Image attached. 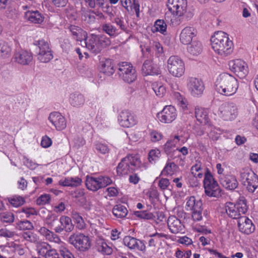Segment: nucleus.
<instances>
[{
  "instance_id": "nucleus-6",
  "label": "nucleus",
  "mask_w": 258,
  "mask_h": 258,
  "mask_svg": "<svg viewBox=\"0 0 258 258\" xmlns=\"http://www.w3.org/2000/svg\"><path fill=\"white\" fill-rule=\"evenodd\" d=\"M118 76L124 82L130 84L136 80L137 72L131 63L122 62L118 64Z\"/></svg>"
},
{
  "instance_id": "nucleus-1",
  "label": "nucleus",
  "mask_w": 258,
  "mask_h": 258,
  "mask_svg": "<svg viewBox=\"0 0 258 258\" xmlns=\"http://www.w3.org/2000/svg\"><path fill=\"white\" fill-rule=\"evenodd\" d=\"M215 89L220 94L230 96L236 93L238 87V80L228 73L221 74L215 82Z\"/></svg>"
},
{
  "instance_id": "nucleus-48",
  "label": "nucleus",
  "mask_w": 258,
  "mask_h": 258,
  "mask_svg": "<svg viewBox=\"0 0 258 258\" xmlns=\"http://www.w3.org/2000/svg\"><path fill=\"white\" fill-rule=\"evenodd\" d=\"M160 151L158 149L151 150L148 154V159L150 163H155L160 158Z\"/></svg>"
},
{
  "instance_id": "nucleus-58",
  "label": "nucleus",
  "mask_w": 258,
  "mask_h": 258,
  "mask_svg": "<svg viewBox=\"0 0 258 258\" xmlns=\"http://www.w3.org/2000/svg\"><path fill=\"white\" fill-rule=\"evenodd\" d=\"M150 134L151 140L153 142H156L159 141L162 138V135L160 133H159L155 131H151L150 132Z\"/></svg>"
},
{
  "instance_id": "nucleus-41",
  "label": "nucleus",
  "mask_w": 258,
  "mask_h": 258,
  "mask_svg": "<svg viewBox=\"0 0 258 258\" xmlns=\"http://www.w3.org/2000/svg\"><path fill=\"white\" fill-rule=\"evenodd\" d=\"M152 89L157 96L162 97L166 93L165 87L158 83H154L152 85Z\"/></svg>"
},
{
  "instance_id": "nucleus-13",
  "label": "nucleus",
  "mask_w": 258,
  "mask_h": 258,
  "mask_svg": "<svg viewBox=\"0 0 258 258\" xmlns=\"http://www.w3.org/2000/svg\"><path fill=\"white\" fill-rule=\"evenodd\" d=\"M220 112L224 120L231 121L236 117L238 110L237 106L233 103H225L221 105Z\"/></svg>"
},
{
  "instance_id": "nucleus-20",
  "label": "nucleus",
  "mask_w": 258,
  "mask_h": 258,
  "mask_svg": "<svg viewBox=\"0 0 258 258\" xmlns=\"http://www.w3.org/2000/svg\"><path fill=\"white\" fill-rule=\"evenodd\" d=\"M197 35L196 30L192 27H186L183 29L180 34V42L184 45H187L191 42L194 38Z\"/></svg>"
},
{
  "instance_id": "nucleus-52",
  "label": "nucleus",
  "mask_w": 258,
  "mask_h": 258,
  "mask_svg": "<svg viewBox=\"0 0 258 258\" xmlns=\"http://www.w3.org/2000/svg\"><path fill=\"white\" fill-rule=\"evenodd\" d=\"M51 200L50 196L48 194H44L40 196L36 200L38 205H44L49 204Z\"/></svg>"
},
{
  "instance_id": "nucleus-60",
  "label": "nucleus",
  "mask_w": 258,
  "mask_h": 258,
  "mask_svg": "<svg viewBox=\"0 0 258 258\" xmlns=\"http://www.w3.org/2000/svg\"><path fill=\"white\" fill-rule=\"evenodd\" d=\"M70 30L72 35L77 39L82 32V30L80 28L74 25H71L70 27Z\"/></svg>"
},
{
  "instance_id": "nucleus-10",
  "label": "nucleus",
  "mask_w": 258,
  "mask_h": 258,
  "mask_svg": "<svg viewBox=\"0 0 258 258\" xmlns=\"http://www.w3.org/2000/svg\"><path fill=\"white\" fill-rule=\"evenodd\" d=\"M240 180L242 184L250 192H253L258 187V177L251 170H246L240 173Z\"/></svg>"
},
{
  "instance_id": "nucleus-57",
  "label": "nucleus",
  "mask_w": 258,
  "mask_h": 258,
  "mask_svg": "<svg viewBox=\"0 0 258 258\" xmlns=\"http://www.w3.org/2000/svg\"><path fill=\"white\" fill-rule=\"evenodd\" d=\"M48 237L47 240L50 242H54L55 243L59 244L60 245L65 244L61 240L59 237L54 232H52L50 235Z\"/></svg>"
},
{
  "instance_id": "nucleus-12",
  "label": "nucleus",
  "mask_w": 258,
  "mask_h": 258,
  "mask_svg": "<svg viewBox=\"0 0 258 258\" xmlns=\"http://www.w3.org/2000/svg\"><path fill=\"white\" fill-rule=\"evenodd\" d=\"M202 202L197 201L194 196L190 197L186 204V210L192 211V218L194 221H200L202 219Z\"/></svg>"
},
{
  "instance_id": "nucleus-53",
  "label": "nucleus",
  "mask_w": 258,
  "mask_h": 258,
  "mask_svg": "<svg viewBox=\"0 0 258 258\" xmlns=\"http://www.w3.org/2000/svg\"><path fill=\"white\" fill-rule=\"evenodd\" d=\"M91 8H95L96 6L102 8L104 4V0H85Z\"/></svg>"
},
{
  "instance_id": "nucleus-56",
  "label": "nucleus",
  "mask_w": 258,
  "mask_h": 258,
  "mask_svg": "<svg viewBox=\"0 0 258 258\" xmlns=\"http://www.w3.org/2000/svg\"><path fill=\"white\" fill-rule=\"evenodd\" d=\"M95 149L98 153L102 154H105L109 152L108 147L103 144L98 143L95 145Z\"/></svg>"
},
{
  "instance_id": "nucleus-50",
  "label": "nucleus",
  "mask_w": 258,
  "mask_h": 258,
  "mask_svg": "<svg viewBox=\"0 0 258 258\" xmlns=\"http://www.w3.org/2000/svg\"><path fill=\"white\" fill-rule=\"evenodd\" d=\"M176 167V165L173 162L167 163L161 173L164 175H172Z\"/></svg>"
},
{
  "instance_id": "nucleus-40",
  "label": "nucleus",
  "mask_w": 258,
  "mask_h": 258,
  "mask_svg": "<svg viewBox=\"0 0 258 258\" xmlns=\"http://www.w3.org/2000/svg\"><path fill=\"white\" fill-rule=\"evenodd\" d=\"M53 58L52 51L39 52L37 54L38 59L44 63L49 62Z\"/></svg>"
},
{
  "instance_id": "nucleus-35",
  "label": "nucleus",
  "mask_w": 258,
  "mask_h": 258,
  "mask_svg": "<svg viewBox=\"0 0 258 258\" xmlns=\"http://www.w3.org/2000/svg\"><path fill=\"white\" fill-rule=\"evenodd\" d=\"M70 101L73 106L78 107L84 104L85 99L82 94L75 93L71 95Z\"/></svg>"
},
{
  "instance_id": "nucleus-42",
  "label": "nucleus",
  "mask_w": 258,
  "mask_h": 258,
  "mask_svg": "<svg viewBox=\"0 0 258 258\" xmlns=\"http://www.w3.org/2000/svg\"><path fill=\"white\" fill-rule=\"evenodd\" d=\"M11 48L8 43L0 42V55L4 57H7L10 55Z\"/></svg>"
},
{
  "instance_id": "nucleus-21",
  "label": "nucleus",
  "mask_w": 258,
  "mask_h": 258,
  "mask_svg": "<svg viewBox=\"0 0 258 258\" xmlns=\"http://www.w3.org/2000/svg\"><path fill=\"white\" fill-rule=\"evenodd\" d=\"M239 230L242 233L249 234L254 231L255 227L251 220L245 216L241 217L238 221Z\"/></svg>"
},
{
  "instance_id": "nucleus-33",
  "label": "nucleus",
  "mask_w": 258,
  "mask_h": 258,
  "mask_svg": "<svg viewBox=\"0 0 258 258\" xmlns=\"http://www.w3.org/2000/svg\"><path fill=\"white\" fill-rule=\"evenodd\" d=\"M112 213L116 217L123 218L126 217L128 213V211L125 206L121 205H117L113 208Z\"/></svg>"
},
{
  "instance_id": "nucleus-24",
  "label": "nucleus",
  "mask_w": 258,
  "mask_h": 258,
  "mask_svg": "<svg viewBox=\"0 0 258 258\" xmlns=\"http://www.w3.org/2000/svg\"><path fill=\"white\" fill-rule=\"evenodd\" d=\"M49 120L57 130H62L66 127L65 118L59 112H54L51 113L49 116Z\"/></svg>"
},
{
  "instance_id": "nucleus-19",
  "label": "nucleus",
  "mask_w": 258,
  "mask_h": 258,
  "mask_svg": "<svg viewBox=\"0 0 258 258\" xmlns=\"http://www.w3.org/2000/svg\"><path fill=\"white\" fill-rule=\"evenodd\" d=\"M60 225H57L53 228L56 233H60L64 230L67 232H71L74 229V226L71 219L66 216H61L59 219Z\"/></svg>"
},
{
  "instance_id": "nucleus-63",
  "label": "nucleus",
  "mask_w": 258,
  "mask_h": 258,
  "mask_svg": "<svg viewBox=\"0 0 258 258\" xmlns=\"http://www.w3.org/2000/svg\"><path fill=\"white\" fill-rule=\"evenodd\" d=\"M46 258H59V254L55 249L51 247L49 249L46 256Z\"/></svg>"
},
{
  "instance_id": "nucleus-8",
  "label": "nucleus",
  "mask_w": 258,
  "mask_h": 258,
  "mask_svg": "<svg viewBox=\"0 0 258 258\" xmlns=\"http://www.w3.org/2000/svg\"><path fill=\"white\" fill-rule=\"evenodd\" d=\"M204 186L207 196L213 197L221 196V190L218 183L209 172H207L205 174Z\"/></svg>"
},
{
  "instance_id": "nucleus-44",
  "label": "nucleus",
  "mask_w": 258,
  "mask_h": 258,
  "mask_svg": "<svg viewBox=\"0 0 258 258\" xmlns=\"http://www.w3.org/2000/svg\"><path fill=\"white\" fill-rule=\"evenodd\" d=\"M179 140V137L175 136L173 140L167 141L164 146L165 151L167 153L170 152L171 150L176 146Z\"/></svg>"
},
{
  "instance_id": "nucleus-3",
  "label": "nucleus",
  "mask_w": 258,
  "mask_h": 258,
  "mask_svg": "<svg viewBox=\"0 0 258 258\" xmlns=\"http://www.w3.org/2000/svg\"><path fill=\"white\" fill-rule=\"evenodd\" d=\"M86 47L92 53L97 54L111 44L110 39L104 35L92 34L87 37L82 45Z\"/></svg>"
},
{
  "instance_id": "nucleus-28",
  "label": "nucleus",
  "mask_w": 258,
  "mask_h": 258,
  "mask_svg": "<svg viewBox=\"0 0 258 258\" xmlns=\"http://www.w3.org/2000/svg\"><path fill=\"white\" fill-rule=\"evenodd\" d=\"M167 224L170 231L173 234H177L182 231L180 221L174 216L168 218Z\"/></svg>"
},
{
  "instance_id": "nucleus-59",
  "label": "nucleus",
  "mask_w": 258,
  "mask_h": 258,
  "mask_svg": "<svg viewBox=\"0 0 258 258\" xmlns=\"http://www.w3.org/2000/svg\"><path fill=\"white\" fill-rule=\"evenodd\" d=\"M14 236V232L7 229H1L0 230V236L7 238H12Z\"/></svg>"
},
{
  "instance_id": "nucleus-5",
  "label": "nucleus",
  "mask_w": 258,
  "mask_h": 258,
  "mask_svg": "<svg viewBox=\"0 0 258 258\" xmlns=\"http://www.w3.org/2000/svg\"><path fill=\"white\" fill-rule=\"evenodd\" d=\"M225 209L228 216L233 219H238L242 217L247 210L246 201L245 199L240 200L236 204L228 202L226 203Z\"/></svg>"
},
{
  "instance_id": "nucleus-30",
  "label": "nucleus",
  "mask_w": 258,
  "mask_h": 258,
  "mask_svg": "<svg viewBox=\"0 0 258 258\" xmlns=\"http://www.w3.org/2000/svg\"><path fill=\"white\" fill-rule=\"evenodd\" d=\"M82 183V179L78 177H68L64 180H60L59 184L64 186H78Z\"/></svg>"
},
{
  "instance_id": "nucleus-25",
  "label": "nucleus",
  "mask_w": 258,
  "mask_h": 258,
  "mask_svg": "<svg viewBox=\"0 0 258 258\" xmlns=\"http://www.w3.org/2000/svg\"><path fill=\"white\" fill-rule=\"evenodd\" d=\"M124 244L131 249H138L139 250H144L145 245L143 242L134 237L127 236L123 239Z\"/></svg>"
},
{
  "instance_id": "nucleus-29",
  "label": "nucleus",
  "mask_w": 258,
  "mask_h": 258,
  "mask_svg": "<svg viewBox=\"0 0 258 258\" xmlns=\"http://www.w3.org/2000/svg\"><path fill=\"white\" fill-rule=\"evenodd\" d=\"M207 109L203 108H196L195 115L198 121L201 123L206 124L209 122Z\"/></svg>"
},
{
  "instance_id": "nucleus-18",
  "label": "nucleus",
  "mask_w": 258,
  "mask_h": 258,
  "mask_svg": "<svg viewBox=\"0 0 258 258\" xmlns=\"http://www.w3.org/2000/svg\"><path fill=\"white\" fill-rule=\"evenodd\" d=\"M118 120L120 125L124 127L132 126L137 122L135 115L128 110L122 111L119 115Z\"/></svg>"
},
{
  "instance_id": "nucleus-61",
  "label": "nucleus",
  "mask_w": 258,
  "mask_h": 258,
  "mask_svg": "<svg viewBox=\"0 0 258 258\" xmlns=\"http://www.w3.org/2000/svg\"><path fill=\"white\" fill-rule=\"evenodd\" d=\"M23 237L26 240L31 242H35L36 241V239L34 234L30 231L23 233Z\"/></svg>"
},
{
  "instance_id": "nucleus-17",
  "label": "nucleus",
  "mask_w": 258,
  "mask_h": 258,
  "mask_svg": "<svg viewBox=\"0 0 258 258\" xmlns=\"http://www.w3.org/2000/svg\"><path fill=\"white\" fill-rule=\"evenodd\" d=\"M187 87L191 94L194 96L201 95L205 89L203 81L201 79L194 77L188 79Z\"/></svg>"
},
{
  "instance_id": "nucleus-22",
  "label": "nucleus",
  "mask_w": 258,
  "mask_h": 258,
  "mask_svg": "<svg viewBox=\"0 0 258 258\" xmlns=\"http://www.w3.org/2000/svg\"><path fill=\"white\" fill-rule=\"evenodd\" d=\"M14 59L19 64L27 65L32 61L33 56L30 52L22 49L16 51Z\"/></svg>"
},
{
  "instance_id": "nucleus-4",
  "label": "nucleus",
  "mask_w": 258,
  "mask_h": 258,
  "mask_svg": "<svg viewBox=\"0 0 258 258\" xmlns=\"http://www.w3.org/2000/svg\"><path fill=\"white\" fill-rule=\"evenodd\" d=\"M141 165L140 158L137 155H128L122 159L117 167L119 175H126L138 169Z\"/></svg>"
},
{
  "instance_id": "nucleus-49",
  "label": "nucleus",
  "mask_w": 258,
  "mask_h": 258,
  "mask_svg": "<svg viewBox=\"0 0 258 258\" xmlns=\"http://www.w3.org/2000/svg\"><path fill=\"white\" fill-rule=\"evenodd\" d=\"M0 218L5 223H12L14 221L15 216L11 212H6L0 214Z\"/></svg>"
},
{
  "instance_id": "nucleus-31",
  "label": "nucleus",
  "mask_w": 258,
  "mask_h": 258,
  "mask_svg": "<svg viewBox=\"0 0 258 258\" xmlns=\"http://www.w3.org/2000/svg\"><path fill=\"white\" fill-rule=\"evenodd\" d=\"M26 17L32 23L40 24L43 21V17L38 11H29L26 13Z\"/></svg>"
},
{
  "instance_id": "nucleus-38",
  "label": "nucleus",
  "mask_w": 258,
  "mask_h": 258,
  "mask_svg": "<svg viewBox=\"0 0 258 258\" xmlns=\"http://www.w3.org/2000/svg\"><path fill=\"white\" fill-rule=\"evenodd\" d=\"M7 200L9 203L14 207H18L24 204L25 203L24 199L20 196H14L12 197L7 198Z\"/></svg>"
},
{
  "instance_id": "nucleus-14",
  "label": "nucleus",
  "mask_w": 258,
  "mask_h": 258,
  "mask_svg": "<svg viewBox=\"0 0 258 258\" xmlns=\"http://www.w3.org/2000/svg\"><path fill=\"white\" fill-rule=\"evenodd\" d=\"M231 70L239 78H244L248 73L247 64L241 59L231 61L229 63Z\"/></svg>"
},
{
  "instance_id": "nucleus-34",
  "label": "nucleus",
  "mask_w": 258,
  "mask_h": 258,
  "mask_svg": "<svg viewBox=\"0 0 258 258\" xmlns=\"http://www.w3.org/2000/svg\"><path fill=\"white\" fill-rule=\"evenodd\" d=\"M36 250L39 255L46 256L51 245L47 242H38L36 245Z\"/></svg>"
},
{
  "instance_id": "nucleus-7",
  "label": "nucleus",
  "mask_w": 258,
  "mask_h": 258,
  "mask_svg": "<svg viewBox=\"0 0 258 258\" xmlns=\"http://www.w3.org/2000/svg\"><path fill=\"white\" fill-rule=\"evenodd\" d=\"M68 242L78 250L84 252L91 247V242L88 236L81 233H73L69 237Z\"/></svg>"
},
{
  "instance_id": "nucleus-45",
  "label": "nucleus",
  "mask_w": 258,
  "mask_h": 258,
  "mask_svg": "<svg viewBox=\"0 0 258 258\" xmlns=\"http://www.w3.org/2000/svg\"><path fill=\"white\" fill-rule=\"evenodd\" d=\"M73 218L76 223V227L79 229H83L85 227V223L82 217L77 212L73 213Z\"/></svg>"
},
{
  "instance_id": "nucleus-9",
  "label": "nucleus",
  "mask_w": 258,
  "mask_h": 258,
  "mask_svg": "<svg viewBox=\"0 0 258 258\" xmlns=\"http://www.w3.org/2000/svg\"><path fill=\"white\" fill-rule=\"evenodd\" d=\"M167 69L172 76L180 77L185 71L184 63L179 57L172 55L167 60Z\"/></svg>"
},
{
  "instance_id": "nucleus-43",
  "label": "nucleus",
  "mask_w": 258,
  "mask_h": 258,
  "mask_svg": "<svg viewBox=\"0 0 258 258\" xmlns=\"http://www.w3.org/2000/svg\"><path fill=\"white\" fill-rule=\"evenodd\" d=\"M58 222V216L53 213H50L48 215L46 218V222L47 224L50 227L55 228L56 225V223Z\"/></svg>"
},
{
  "instance_id": "nucleus-23",
  "label": "nucleus",
  "mask_w": 258,
  "mask_h": 258,
  "mask_svg": "<svg viewBox=\"0 0 258 258\" xmlns=\"http://www.w3.org/2000/svg\"><path fill=\"white\" fill-rule=\"evenodd\" d=\"M142 72L144 76L158 75L161 74V70L159 67L154 63L151 60H146L144 61Z\"/></svg>"
},
{
  "instance_id": "nucleus-62",
  "label": "nucleus",
  "mask_w": 258,
  "mask_h": 258,
  "mask_svg": "<svg viewBox=\"0 0 258 258\" xmlns=\"http://www.w3.org/2000/svg\"><path fill=\"white\" fill-rule=\"evenodd\" d=\"M169 183V181L168 179L162 178L159 180L158 185L161 189L164 190L168 187Z\"/></svg>"
},
{
  "instance_id": "nucleus-55",
  "label": "nucleus",
  "mask_w": 258,
  "mask_h": 258,
  "mask_svg": "<svg viewBox=\"0 0 258 258\" xmlns=\"http://www.w3.org/2000/svg\"><path fill=\"white\" fill-rule=\"evenodd\" d=\"M114 22L119 27L120 30L123 31L127 30V26L126 24L124 23L122 19L116 17L114 20Z\"/></svg>"
},
{
  "instance_id": "nucleus-11",
  "label": "nucleus",
  "mask_w": 258,
  "mask_h": 258,
  "mask_svg": "<svg viewBox=\"0 0 258 258\" xmlns=\"http://www.w3.org/2000/svg\"><path fill=\"white\" fill-rule=\"evenodd\" d=\"M112 183V180L108 177L100 176L97 178L87 176L86 185L90 190L96 191L100 188L106 187Z\"/></svg>"
},
{
  "instance_id": "nucleus-36",
  "label": "nucleus",
  "mask_w": 258,
  "mask_h": 258,
  "mask_svg": "<svg viewBox=\"0 0 258 258\" xmlns=\"http://www.w3.org/2000/svg\"><path fill=\"white\" fill-rule=\"evenodd\" d=\"M102 29L110 36H114L118 33V29L109 23L103 24L102 25Z\"/></svg>"
},
{
  "instance_id": "nucleus-27",
  "label": "nucleus",
  "mask_w": 258,
  "mask_h": 258,
  "mask_svg": "<svg viewBox=\"0 0 258 258\" xmlns=\"http://www.w3.org/2000/svg\"><path fill=\"white\" fill-rule=\"evenodd\" d=\"M187 45V51L192 56H198L203 52L204 48L203 44L198 40L194 39Z\"/></svg>"
},
{
  "instance_id": "nucleus-16",
  "label": "nucleus",
  "mask_w": 258,
  "mask_h": 258,
  "mask_svg": "<svg viewBox=\"0 0 258 258\" xmlns=\"http://www.w3.org/2000/svg\"><path fill=\"white\" fill-rule=\"evenodd\" d=\"M167 6L174 15L181 16L186 11V2L185 0H168Z\"/></svg>"
},
{
  "instance_id": "nucleus-51",
  "label": "nucleus",
  "mask_w": 258,
  "mask_h": 258,
  "mask_svg": "<svg viewBox=\"0 0 258 258\" xmlns=\"http://www.w3.org/2000/svg\"><path fill=\"white\" fill-rule=\"evenodd\" d=\"M39 47V52H46L51 51L49 44L44 40H39L36 42Z\"/></svg>"
},
{
  "instance_id": "nucleus-47",
  "label": "nucleus",
  "mask_w": 258,
  "mask_h": 258,
  "mask_svg": "<svg viewBox=\"0 0 258 258\" xmlns=\"http://www.w3.org/2000/svg\"><path fill=\"white\" fill-rule=\"evenodd\" d=\"M154 27L156 31H159L162 34H164L167 29V25L165 22L164 20L160 19L156 21Z\"/></svg>"
},
{
  "instance_id": "nucleus-32",
  "label": "nucleus",
  "mask_w": 258,
  "mask_h": 258,
  "mask_svg": "<svg viewBox=\"0 0 258 258\" xmlns=\"http://www.w3.org/2000/svg\"><path fill=\"white\" fill-rule=\"evenodd\" d=\"M101 69V71L107 75H112L114 72L112 60L110 59H107L102 62Z\"/></svg>"
},
{
  "instance_id": "nucleus-37",
  "label": "nucleus",
  "mask_w": 258,
  "mask_h": 258,
  "mask_svg": "<svg viewBox=\"0 0 258 258\" xmlns=\"http://www.w3.org/2000/svg\"><path fill=\"white\" fill-rule=\"evenodd\" d=\"M97 248L99 251L107 255L111 254L112 252L111 247L102 240L98 241Z\"/></svg>"
},
{
  "instance_id": "nucleus-26",
  "label": "nucleus",
  "mask_w": 258,
  "mask_h": 258,
  "mask_svg": "<svg viewBox=\"0 0 258 258\" xmlns=\"http://www.w3.org/2000/svg\"><path fill=\"white\" fill-rule=\"evenodd\" d=\"M220 182L224 187L230 190L236 188L238 184L236 178L232 175L221 176Z\"/></svg>"
},
{
  "instance_id": "nucleus-54",
  "label": "nucleus",
  "mask_w": 258,
  "mask_h": 258,
  "mask_svg": "<svg viewBox=\"0 0 258 258\" xmlns=\"http://www.w3.org/2000/svg\"><path fill=\"white\" fill-rule=\"evenodd\" d=\"M135 215L137 217L140 218L141 219L148 220L152 219L153 218V215L152 213L147 212L145 211L136 212Z\"/></svg>"
},
{
  "instance_id": "nucleus-2",
  "label": "nucleus",
  "mask_w": 258,
  "mask_h": 258,
  "mask_svg": "<svg viewBox=\"0 0 258 258\" xmlns=\"http://www.w3.org/2000/svg\"><path fill=\"white\" fill-rule=\"evenodd\" d=\"M211 43L213 50L219 55L226 56L233 51V45L228 34L223 31L215 32L211 37Z\"/></svg>"
},
{
  "instance_id": "nucleus-46",
  "label": "nucleus",
  "mask_w": 258,
  "mask_h": 258,
  "mask_svg": "<svg viewBox=\"0 0 258 258\" xmlns=\"http://www.w3.org/2000/svg\"><path fill=\"white\" fill-rule=\"evenodd\" d=\"M17 228L20 230H31L33 229V224L28 220L20 221L17 223Z\"/></svg>"
},
{
  "instance_id": "nucleus-39",
  "label": "nucleus",
  "mask_w": 258,
  "mask_h": 258,
  "mask_svg": "<svg viewBox=\"0 0 258 258\" xmlns=\"http://www.w3.org/2000/svg\"><path fill=\"white\" fill-rule=\"evenodd\" d=\"M58 251L63 258H75L74 254L66 246V244L60 245Z\"/></svg>"
},
{
  "instance_id": "nucleus-64",
  "label": "nucleus",
  "mask_w": 258,
  "mask_h": 258,
  "mask_svg": "<svg viewBox=\"0 0 258 258\" xmlns=\"http://www.w3.org/2000/svg\"><path fill=\"white\" fill-rule=\"evenodd\" d=\"M190 170L192 175L197 176V173L201 170V163L200 162L196 163L191 167Z\"/></svg>"
},
{
  "instance_id": "nucleus-15",
  "label": "nucleus",
  "mask_w": 258,
  "mask_h": 258,
  "mask_svg": "<svg viewBox=\"0 0 258 258\" xmlns=\"http://www.w3.org/2000/svg\"><path fill=\"white\" fill-rule=\"evenodd\" d=\"M176 116V109L172 105L165 106L162 110L157 114V118L161 122L167 123L174 120Z\"/></svg>"
}]
</instances>
